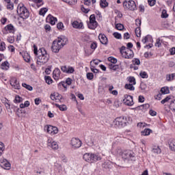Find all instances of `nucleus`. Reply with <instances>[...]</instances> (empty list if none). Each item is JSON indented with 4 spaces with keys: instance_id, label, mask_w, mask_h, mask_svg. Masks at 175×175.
<instances>
[{
    "instance_id": "f257e3e1",
    "label": "nucleus",
    "mask_w": 175,
    "mask_h": 175,
    "mask_svg": "<svg viewBox=\"0 0 175 175\" xmlns=\"http://www.w3.org/2000/svg\"><path fill=\"white\" fill-rule=\"evenodd\" d=\"M68 43V38L65 37L57 38L55 40L51 46V51L53 53H59V50L63 49L64 46Z\"/></svg>"
},
{
    "instance_id": "f03ea898",
    "label": "nucleus",
    "mask_w": 175,
    "mask_h": 175,
    "mask_svg": "<svg viewBox=\"0 0 175 175\" xmlns=\"http://www.w3.org/2000/svg\"><path fill=\"white\" fill-rule=\"evenodd\" d=\"M38 59L36 64L37 65H44V64H47L49 62V59H50V55L46 51L44 48H40V51L38 52V55H37Z\"/></svg>"
},
{
    "instance_id": "7ed1b4c3",
    "label": "nucleus",
    "mask_w": 175,
    "mask_h": 175,
    "mask_svg": "<svg viewBox=\"0 0 175 175\" xmlns=\"http://www.w3.org/2000/svg\"><path fill=\"white\" fill-rule=\"evenodd\" d=\"M119 155L124 161H136V154L131 150H122L120 152Z\"/></svg>"
},
{
    "instance_id": "20e7f679",
    "label": "nucleus",
    "mask_w": 175,
    "mask_h": 175,
    "mask_svg": "<svg viewBox=\"0 0 175 175\" xmlns=\"http://www.w3.org/2000/svg\"><path fill=\"white\" fill-rule=\"evenodd\" d=\"M83 159L88 163H94V162H98V161H101L102 157L98 153H85L83 156Z\"/></svg>"
},
{
    "instance_id": "39448f33",
    "label": "nucleus",
    "mask_w": 175,
    "mask_h": 175,
    "mask_svg": "<svg viewBox=\"0 0 175 175\" xmlns=\"http://www.w3.org/2000/svg\"><path fill=\"white\" fill-rule=\"evenodd\" d=\"M16 12L20 17L24 20L29 17V11L28 9H27V7H25L23 3H21L18 5Z\"/></svg>"
},
{
    "instance_id": "423d86ee",
    "label": "nucleus",
    "mask_w": 175,
    "mask_h": 175,
    "mask_svg": "<svg viewBox=\"0 0 175 175\" xmlns=\"http://www.w3.org/2000/svg\"><path fill=\"white\" fill-rule=\"evenodd\" d=\"M120 51L122 54V58H125V59H132V58L135 57L133 51L129 49H126L125 46H122Z\"/></svg>"
},
{
    "instance_id": "0eeeda50",
    "label": "nucleus",
    "mask_w": 175,
    "mask_h": 175,
    "mask_svg": "<svg viewBox=\"0 0 175 175\" xmlns=\"http://www.w3.org/2000/svg\"><path fill=\"white\" fill-rule=\"evenodd\" d=\"M122 5L125 10L135 12V10L137 9L136 7V2H135L133 0H125L123 1Z\"/></svg>"
},
{
    "instance_id": "6e6552de",
    "label": "nucleus",
    "mask_w": 175,
    "mask_h": 175,
    "mask_svg": "<svg viewBox=\"0 0 175 175\" xmlns=\"http://www.w3.org/2000/svg\"><path fill=\"white\" fill-rule=\"evenodd\" d=\"M113 124L116 128H124V126H126V124H128V120H126V117L120 116L116 118L113 120Z\"/></svg>"
},
{
    "instance_id": "1a4fd4ad",
    "label": "nucleus",
    "mask_w": 175,
    "mask_h": 175,
    "mask_svg": "<svg viewBox=\"0 0 175 175\" xmlns=\"http://www.w3.org/2000/svg\"><path fill=\"white\" fill-rule=\"evenodd\" d=\"M44 130L46 131L47 133L49 135H57L58 133V128L56 126H53L51 125L44 126Z\"/></svg>"
},
{
    "instance_id": "9d476101",
    "label": "nucleus",
    "mask_w": 175,
    "mask_h": 175,
    "mask_svg": "<svg viewBox=\"0 0 175 175\" xmlns=\"http://www.w3.org/2000/svg\"><path fill=\"white\" fill-rule=\"evenodd\" d=\"M61 70L67 75H72V73H75V68L71 66H61Z\"/></svg>"
},
{
    "instance_id": "9b49d317",
    "label": "nucleus",
    "mask_w": 175,
    "mask_h": 175,
    "mask_svg": "<svg viewBox=\"0 0 175 175\" xmlns=\"http://www.w3.org/2000/svg\"><path fill=\"white\" fill-rule=\"evenodd\" d=\"M123 102L126 106H133V105H135V103L133 102V96L128 94L124 95Z\"/></svg>"
},
{
    "instance_id": "f8f14e48",
    "label": "nucleus",
    "mask_w": 175,
    "mask_h": 175,
    "mask_svg": "<svg viewBox=\"0 0 175 175\" xmlns=\"http://www.w3.org/2000/svg\"><path fill=\"white\" fill-rule=\"evenodd\" d=\"M47 146L50 147V148H52V150H58V148H59V146H58V143L54 141L53 138L48 139Z\"/></svg>"
},
{
    "instance_id": "ddd939ff",
    "label": "nucleus",
    "mask_w": 175,
    "mask_h": 175,
    "mask_svg": "<svg viewBox=\"0 0 175 175\" xmlns=\"http://www.w3.org/2000/svg\"><path fill=\"white\" fill-rule=\"evenodd\" d=\"M70 144L73 148H80L81 147V141L79 138H72Z\"/></svg>"
},
{
    "instance_id": "4468645a",
    "label": "nucleus",
    "mask_w": 175,
    "mask_h": 175,
    "mask_svg": "<svg viewBox=\"0 0 175 175\" xmlns=\"http://www.w3.org/2000/svg\"><path fill=\"white\" fill-rule=\"evenodd\" d=\"M53 78L55 81H58V80H60L62 79V75H61V70L59 68H55L53 72Z\"/></svg>"
},
{
    "instance_id": "2eb2a0df",
    "label": "nucleus",
    "mask_w": 175,
    "mask_h": 175,
    "mask_svg": "<svg viewBox=\"0 0 175 175\" xmlns=\"http://www.w3.org/2000/svg\"><path fill=\"white\" fill-rule=\"evenodd\" d=\"M98 40H100L101 44H103L104 46H107L109 44V39L105 33H101L98 35Z\"/></svg>"
},
{
    "instance_id": "dca6fc26",
    "label": "nucleus",
    "mask_w": 175,
    "mask_h": 175,
    "mask_svg": "<svg viewBox=\"0 0 175 175\" xmlns=\"http://www.w3.org/2000/svg\"><path fill=\"white\" fill-rule=\"evenodd\" d=\"M10 85L15 90H20L21 85H20V82L17 81V78L16 77H12L10 81Z\"/></svg>"
},
{
    "instance_id": "f3484780",
    "label": "nucleus",
    "mask_w": 175,
    "mask_h": 175,
    "mask_svg": "<svg viewBox=\"0 0 175 175\" xmlns=\"http://www.w3.org/2000/svg\"><path fill=\"white\" fill-rule=\"evenodd\" d=\"M90 146H96L99 144V135H92L90 137V142H88Z\"/></svg>"
},
{
    "instance_id": "a211bd4d",
    "label": "nucleus",
    "mask_w": 175,
    "mask_h": 175,
    "mask_svg": "<svg viewBox=\"0 0 175 175\" xmlns=\"http://www.w3.org/2000/svg\"><path fill=\"white\" fill-rule=\"evenodd\" d=\"M8 32L10 33H14V32H16V29H14V26L13 25L10 24L4 27V29H3V33H8Z\"/></svg>"
},
{
    "instance_id": "6ab92c4d",
    "label": "nucleus",
    "mask_w": 175,
    "mask_h": 175,
    "mask_svg": "<svg viewBox=\"0 0 175 175\" xmlns=\"http://www.w3.org/2000/svg\"><path fill=\"white\" fill-rule=\"evenodd\" d=\"M12 165L7 159H3L1 161V167L2 169H4L5 170H10Z\"/></svg>"
},
{
    "instance_id": "aec40b11",
    "label": "nucleus",
    "mask_w": 175,
    "mask_h": 175,
    "mask_svg": "<svg viewBox=\"0 0 175 175\" xmlns=\"http://www.w3.org/2000/svg\"><path fill=\"white\" fill-rule=\"evenodd\" d=\"M46 22L49 23L51 25H55V23H57V18L53 16L51 14H49L46 17Z\"/></svg>"
},
{
    "instance_id": "412c9836",
    "label": "nucleus",
    "mask_w": 175,
    "mask_h": 175,
    "mask_svg": "<svg viewBox=\"0 0 175 175\" xmlns=\"http://www.w3.org/2000/svg\"><path fill=\"white\" fill-rule=\"evenodd\" d=\"M20 55H22L24 61H25V62H29L31 61V56L29 55V54L27 52H20L19 53Z\"/></svg>"
},
{
    "instance_id": "4be33fe9",
    "label": "nucleus",
    "mask_w": 175,
    "mask_h": 175,
    "mask_svg": "<svg viewBox=\"0 0 175 175\" xmlns=\"http://www.w3.org/2000/svg\"><path fill=\"white\" fill-rule=\"evenodd\" d=\"M72 27L73 28H76L77 29H81L83 28L84 25L82 22H79L77 21H75L72 23Z\"/></svg>"
},
{
    "instance_id": "5701e85b",
    "label": "nucleus",
    "mask_w": 175,
    "mask_h": 175,
    "mask_svg": "<svg viewBox=\"0 0 175 175\" xmlns=\"http://www.w3.org/2000/svg\"><path fill=\"white\" fill-rule=\"evenodd\" d=\"M168 145L171 151H175V139H170L168 141Z\"/></svg>"
},
{
    "instance_id": "b1692460",
    "label": "nucleus",
    "mask_w": 175,
    "mask_h": 175,
    "mask_svg": "<svg viewBox=\"0 0 175 175\" xmlns=\"http://www.w3.org/2000/svg\"><path fill=\"white\" fill-rule=\"evenodd\" d=\"M5 3H7L6 8L8 10H13L14 9V4L10 2V0H4Z\"/></svg>"
},
{
    "instance_id": "393cba45",
    "label": "nucleus",
    "mask_w": 175,
    "mask_h": 175,
    "mask_svg": "<svg viewBox=\"0 0 175 175\" xmlns=\"http://www.w3.org/2000/svg\"><path fill=\"white\" fill-rule=\"evenodd\" d=\"M3 70H8L10 68V64L8 61L3 62L1 65Z\"/></svg>"
},
{
    "instance_id": "a878e982",
    "label": "nucleus",
    "mask_w": 175,
    "mask_h": 175,
    "mask_svg": "<svg viewBox=\"0 0 175 175\" xmlns=\"http://www.w3.org/2000/svg\"><path fill=\"white\" fill-rule=\"evenodd\" d=\"M55 107H57L61 111H66L68 110V107L65 105H59V104H55Z\"/></svg>"
},
{
    "instance_id": "bb28decb",
    "label": "nucleus",
    "mask_w": 175,
    "mask_h": 175,
    "mask_svg": "<svg viewBox=\"0 0 175 175\" xmlns=\"http://www.w3.org/2000/svg\"><path fill=\"white\" fill-rule=\"evenodd\" d=\"M88 25L90 29H96L98 27V22H89Z\"/></svg>"
},
{
    "instance_id": "cd10ccee",
    "label": "nucleus",
    "mask_w": 175,
    "mask_h": 175,
    "mask_svg": "<svg viewBox=\"0 0 175 175\" xmlns=\"http://www.w3.org/2000/svg\"><path fill=\"white\" fill-rule=\"evenodd\" d=\"M138 110H142V111H146L148 109H150V104H144L137 107Z\"/></svg>"
},
{
    "instance_id": "c85d7f7f",
    "label": "nucleus",
    "mask_w": 175,
    "mask_h": 175,
    "mask_svg": "<svg viewBox=\"0 0 175 175\" xmlns=\"http://www.w3.org/2000/svg\"><path fill=\"white\" fill-rule=\"evenodd\" d=\"M152 132V130L150 129H145L144 131L141 132L142 136H148Z\"/></svg>"
},
{
    "instance_id": "c756f323",
    "label": "nucleus",
    "mask_w": 175,
    "mask_h": 175,
    "mask_svg": "<svg viewBox=\"0 0 175 175\" xmlns=\"http://www.w3.org/2000/svg\"><path fill=\"white\" fill-rule=\"evenodd\" d=\"M166 80L167 81H173V80H175V73L167 74L166 75Z\"/></svg>"
},
{
    "instance_id": "7c9ffc66",
    "label": "nucleus",
    "mask_w": 175,
    "mask_h": 175,
    "mask_svg": "<svg viewBox=\"0 0 175 175\" xmlns=\"http://www.w3.org/2000/svg\"><path fill=\"white\" fill-rule=\"evenodd\" d=\"M100 6L103 9H105V8H107L109 6V3H107L106 0H100Z\"/></svg>"
},
{
    "instance_id": "2f4dec72",
    "label": "nucleus",
    "mask_w": 175,
    "mask_h": 175,
    "mask_svg": "<svg viewBox=\"0 0 175 175\" xmlns=\"http://www.w3.org/2000/svg\"><path fill=\"white\" fill-rule=\"evenodd\" d=\"M161 92L163 95H166L170 92V90H169L168 87H163L161 89Z\"/></svg>"
},
{
    "instance_id": "473e14b6",
    "label": "nucleus",
    "mask_w": 175,
    "mask_h": 175,
    "mask_svg": "<svg viewBox=\"0 0 175 175\" xmlns=\"http://www.w3.org/2000/svg\"><path fill=\"white\" fill-rule=\"evenodd\" d=\"M115 25L116 29H118V31H122V29H124V25L121 23H117V21H115Z\"/></svg>"
},
{
    "instance_id": "72a5a7b5",
    "label": "nucleus",
    "mask_w": 175,
    "mask_h": 175,
    "mask_svg": "<svg viewBox=\"0 0 175 175\" xmlns=\"http://www.w3.org/2000/svg\"><path fill=\"white\" fill-rule=\"evenodd\" d=\"M120 67L118 65H114L111 63L109 64V68L111 69V70H117Z\"/></svg>"
},
{
    "instance_id": "f704fd0d",
    "label": "nucleus",
    "mask_w": 175,
    "mask_h": 175,
    "mask_svg": "<svg viewBox=\"0 0 175 175\" xmlns=\"http://www.w3.org/2000/svg\"><path fill=\"white\" fill-rule=\"evenodd\" d=\"M48 9L46 8H41L39 11V14L40 16H44V14H46V13H47L48 12Z\"/></svg>"
},
{
    "instance_id": "c9c22d12",
    "label": "nucleus",
    "mask_w": 175,
    "mask_h": 175,
    "mask_svg": "<svg viewBox=\"0 0 175 175\" xmlns=\"http://www.w3.org/2000/svg\"><path fill=\"white\" fill-rule=\"evenodd\" d=\"M124 88H126V90H129L130 91H135V87L133 86V85L129 83H126L124 85Z\"/></svg>"
},
{
    "instance_id": "e433bc0d",
    "label": "nucleus",
    "mask_w": 175,
    "mask_h": 175,
    "mask_svg": "<svg viewBox=\"0 0 175 175\" xmlns=\"http://www.w3.org/2000/svg\"><path fill=\"white\" fill-rule=\"evenodd\" d=\"M128 81L130 83V84H132L133 85H135L136 84V79H135V77H129L128 78Z\"/></svg>"
},
{
    "instance_id": "4c0bfd02",
    "label": "nucleus",
    "mask_w": 175,
    "mask_h": 175,
    "mask_svg": "<svg viewBox=\"0 0 175 175\" xmlns=\"http://www.w3.org/2000/svg\"><path fill=\"white\" fill-rule=\"evenodd\" d=\"M139 76L142 79H148V74H147V72L146 71H141Z\"/></svg>"
},
{
    "instance_id": "58836bf2",
    "label": "nucleus",
    "mask_w": 175,
    "mask_h": 175,
    "mask_svg": "<svg viewBox=\"0 0 175 175\" xmlns=\"http://www.w3.org/2000/svg\"><path fill=\"white\" fill-rule=\"evenodd\" d=\"M169 14H167V11L166 10H163L161 12V18H167Z\"/></svg>"
},
{
    "instance_id": "ea45409f",
    "label": "nucleus",
    "mask_w": 175,
    "mask_h": 175,
    "mask_svg": "<svg viewBox=\"0 0 175 175\" xmlns=\"http://www.w3.org/2000/svg\"><path fill=\"white\" fill-rule=\"evenodd\" d=\"M135 32L137 38H140V36H142V30H140V27H136Z\"/></svg>"
},
{
    "instance_id": "a19ab883",
    "label": "nucleus",
    "mask_w": 175,
    "mask_h": 175,
    "mask_svg": "<svg viewBox=\"0 0 175 175\" xmlns=\"http://www.w3.org/2000/svg\"><path fill=\"white\" fill-rule=\"evenodd\" d=\"M14 102V103H21V102H23V98L20 96H16Z\"/></svg>"
},
{
    "instance_id": "79ce46f5",
    "label": "nucleus",
    "mask_w": 175,
    "mask_h": 175,
    "mask_svg": "<svg viewBox=\"0 0 175 175\" xmlns=\"http://www.w3.org/2000/svg\"><path fill=\"white\" fill-rule=\"evenodd\" d=\"M45 81L49 85L53 84V79L50 76H45Z\"/></svg>"
},
{
    "instance_id": "37998d69",
    "label": "nucleus",
    "mask_w": 175,
    "mask_h": 175,
    "mask_svg": "<svg viewBox=\"0 0 175 175\" xmlns=\"http://www.w3.org/2000/svg\"><path fill=\"white\" fill-rule=\"evenodd\" d=\"M170 109L172 110V111H175V100H172L170 103Z\"/></svg>"
},
{
    "instance_id": "c03bdc74",
    "label": "nucleus",
    "mask_w": 175,
    "mask_h": 175,
    "mask_svg": "<svg viewBox=\"0 0 175 175\" xmlns=\"http://www.w3.org/2000/svg\"><path fill=\"white\" fill-rule=\"evenodd\" d=\"M113 38H115L116 39H122V36L121 35V33H118V32H114L113 33Z\"/></svg>"
},
{
    "instance_id": "a18cd8bd",
    "label": "nucleus",
    "mask_w": 175,
    "mask_h": 175,
    "mask_svg": "<svg viewBox=\"0 0 175 175\" xmlns=\"http://www.w3.org/2000/svg\"><path fill=\"white\" fill-rule=\"evenodd\" d=\"M29 105H30L29 101L26 100L24 104L21 103L20 105V107H21V109H24L25 107H28L29 106Z\"/></svg>"
},
{
    "instance_id": "49530a36",
    "label": "nucleus",
    "mask_w": 175,
    "mask_h": 175,
    "mask_svg": "<svg viewBox=\"0 0 175 175\" xmlns=\"http://www.w3.org/2000/svg\"><path fill=\"white\" fill-rule=\"evenodd\" d=\"M22 86H23L24 88H26V90H28L29 91H32V90H33V88H32V86L27 83H22Z\"/></svg>"
},
{
    "instance_id": "de8ad7c7",
    "label": "nucleus",
    "mask_w": 175,
    "mask_h": 175,
    "mask_svg": "<svg viewBox=\"0 0 175 175\" xmlns=\"http://www.w3.org/2000/svg\"><path fill=\"white\" fill-rule=\"evenodd\" d=\"M55 100L56 102H61V99H62V96L58 93H55Z\"/></svg>"
},
{
    "instance_id": "09e8293b",
    "label": "nucleus",
    "mask_w": 175,
    "mask_h": 175,
    "mask_svg": "<svg viewBox=\"0 0 175 175\" xmlns=\"http://www.w3.org/2000/svg\"><path fill=\"white\" fill-rule=\"evenodd\" d=\"M89 20L90 23H96V17L95 16V14L90 15Z\"/></svg>"
},
{
    "instance_id": "8fccbe9b",
    "label": "nucleus",
    "mask_w": 175,
    "mask_h": 175,
    "mask_svg": "<svg viewBox=\"0 0 175 175\" xmlns=\"http://www.w3.org/2000/svg\"><path fill=\"white\" fill-rule=\"evenodd\" d=\"M96 47H98V44L96 42H92L90 44V49H92V51L94 52L96 49Z\"/></svg>"
},
{
    "instance_id": "3c124183",
    "label": "nucleus",
    "mask_w": 175,
    "mask_h": 175,
    "mask_svg": "<svg viewBox=\"0 0 175 175\" xmlns=\"http://www.w3.org/2000/svg\"><path fill=\"white\" fill-rule=\"evenodd\" d=\"M152 152H154V154H161V148H159V147L154 148L152 149Z\"/></svg>"
},
{
    "instance_id": "603ef678",
    "label": "nucleus",
    "mask_w": 175,
    "mask_h": 175,
    "mask_svg": "<svg viewBox=\"0 0 175 175\" xmlns=\"http://www.w3.org/2000/svg\"><path fill=\"white\" fill-rule=\"evenodd\" d=\"M88 80H92L94 79V74L92 72H88L86 74Z\"/></svg>"
},
{
    "instance_id": "864d4df0",
    "label": "nucleus",
    "mask_w": 175,
    "mask_h": 175,
    "mask_svg": "<svg viewBox=\"0 0 175 175\" xmlns=\"http://www.w3.org/2000/svg\"><path fill=\"white\" fill-rule=\"evenodd\" d=\"M92 53H94V51H92L91 49H85V54L87 57H90V55H91V54H92Z\"/></svg>"
},
{
    "instance_id": "5fc2aeb1",
    "label": "nucleus",
    "mask_w": 175,
    "mask_h": 175,
    "mask_svg": "<svg viewBox=\"0 0 175 175\" xmlns=\"http://www.w3.org/2000/svg\"><path fill=\"white\" fill-rule=\"evenodd\" d=\"M133 65H140V59L137 58H135L134 59L132 60Z\"/></svg>"
},
{
    "instance_id": "6e6d98bb",
    "label": "nucleus",
    "mask_w": 175,
    "mask_h": 175,
    "mask_svg": "<svg viewBox=\"0 0 175 175\" xmlns=\"http://www.w3.org/2000/svg\"><path fill=\"white\" fill-rule=\"evenodd\" d=\"M108 61L111 62V64H117V59L113 57H109L108 58Z\"/></svg>"
},
{
    "instance_id": "4d7b16f0",
    "label": "nucleus",
    "mask_w": 175,
    "mask_h": 175,
    "mask_svg": "<svg viewBox=\"0 0 175 175\" xmlns=\"http://www.w3.org/2000/svg\"><path fill=\"white\" fill-rule=\"evenodd\" d=\"M33 53L35 55H38L39 51H40V49L38 51V46H36V45L35 44L33 46Z\"/></svg>"
},
{
    "instance_id": "13d9d810",
    "label": "nucleus",
    "mask_w": 175,
    "mask_h": 175,
    "mask_svg": "<svg viewBox=\"0 0 175 175\" xmlns=\"http://www.w3.org/2000/svg\"><path fill=\"white\" fill-rule=\"evenodd\" d=\"M7 40L9 43H14V36L8 37Z\"/></svg>"
},
{
    "instance_id": "bf43d9fd",
    "label": "nucleus",
    "mask_w": 175,
    "mask_h": 175,
    "mask_svg": "<svg viewBox=\"0 0 175 175\" xmlns=\"http://www.w3.org/2000/svg\"><path fill=\"white\" fill-rule=\"evenodd\" d=\"M81 10L83 13H85V14H87V13H88L90 10L88 9V8H84V6H81Z\"/></svg>"
},
{
    "instance_id": "052dcab7",
    "label": "nucleus",
    "mask_w": 175,
    "mask_h": 175,
    "mask_svg": "<svg viewBox=\"0 0 175 175\" xmlns=\"http://www.w3.org/2000/svg\"><path fill=\"white\" fill-rule=\"evenodd\" d=\"M57 29H64V23L62 22L57 23Z\"/></svg>"
},
{
    "instance_id": "680f3d73",
    "label": "nucleus",
    "mask_w": 175,
    "mask_h": 175,
    "mask_svg": "<svg viewBox=\"0 0 175 175\" xmlns=\"http://www.w3.org/2000/svg\"><path fill=\"white\" fill-rule=\"evenodd\" d=\"M148 3L149 6H154L156 3V0H148Z\"/></svg>"
},
{
    "instance_id": "e2e57ef3",
    "label": "nucleus",
    "mask_w": 175,
    "mask_h": 175,
    "mask_svg": "<svg viewBox=\"0 0 175 175\" xmlns=\"http://www.w3.org/2000/svg\"><path fill=\"white\" fill-rule=\"evenodd\" d=\"M135 25H136L137 27H140V26L142 25V20H140V19H136V20H135Z\"/></svg>"
},
{
    "instance_id": "0e129e2a",
    "label": "nucleus",
    "mask_w": 175,
    "mask_h": 175,
    "mask_svg": "<svg viewBox=\"0 0 175 175\" xmlns=\"http://www.w3.org/2000/svg\"><path fill=\"white\" fill-rule=\"evenodd\" d=\"M149 114H150V116H152V117H154V116H157V111H155L152 109H150L149 111Z\"/></svg>"
},
{
    "instance_id": "69168bd1",
    "label": "nucleus",
    "mask_w": 175,
    "mask_h": 175,
    "mask_svg": "<svg viewBox=\"0 0 175 175\" xmlns=\"http://www.w3.org/2000/svg\"><path fill=\"white\" fill-rule=\"evenodd\" d=\"M123 38H124V40L125 39L128 40V39H129L131 38V35L128 32L124 33V36H123Z\"/></svg>"
},
{
    "instance_id": "338daca9",
    "label": "nucleus",
    "mask_w": 175,
    "mask_h": 175,
    "mask_svg": "<svg viewBox=\"0 0 175 175\" xmlns=\"http://www.w3.org/2000/svg\"><path fill=\"white\" fill-rule=\"evenodd\" d=\"M66 83L67 84V85H70L72 84V79L67 78L66 80Z\"/></svg>"
},
{
    "instance_id": "774afa93",
    "label": "nucleus",
    "mask_w": 175,
    "mask_h": 175,
    "mask_svg": "<svg viewBox=\"0 0 175 175\" xmlns=\"http://www.w3.org/2000/svg\"><path fill=\"white\" fill-rule=\"evenodd\" d=\"M170 53L171 55H174L175 54V47H172L170 49Z\"/></svg>"
}]
</instances>
